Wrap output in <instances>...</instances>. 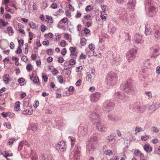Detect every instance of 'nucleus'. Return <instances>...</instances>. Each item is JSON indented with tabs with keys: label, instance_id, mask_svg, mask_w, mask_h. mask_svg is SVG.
<instances>
[{
	"label": "nucleus",
	"instance_id": "31",
	"mask_svg": "<svg viewBox=\"0 0 160 160\" xmlns=\"http://www.w3.org/2000/svg\"><path fill=\"white\" fill-rule=\"evenodd\" d=\"M81 44L82 46H84L86 44V40L85 38H83L81 39Z\"/></svg>",
	"mask_w": 160,
	"mask_h": 160
},
{
	"label": "nucleus",
	"instance_id": "23",
	"mask_svg": "<svg viewBox=\"0 0 160 160\" xmlns=\"http://www.w3.org/2000/svg\"><path fill=\"white\" fill-rule=\"evenodd\" d=\"M9 75L8 74H5L4 75L3 78V80L4 82H8L9 81Z\"/></svg>",
	"mask_w": 160,
	"mask_h": 160
},
{
	"label": "nucleus",
	"instance_id": "5",
	"mask_svg": "<svg viewBox=\"0 0 160 160\" xmlns=\"http://www.w3.org/2000/svg\"><path fill=\"white\" fill-rule=\"evenodd\" d=\"M114 104L112 101H106L104 103L102 107L103 110L108 112L114 107Z\"/></svg>",
	"mask_w": 160,
	"mask_h": 160
},
{
	"label": "nucleus",
	"instance_id": "47",
	"mask_svg": "<svg viewBox=\"0 0 160 160\" xmlns=\"http://www.w3.org/2000/svg\"><path fill=\"white\" fill-rule=\"evenodd\" d=\"M19 46L18 47H20L21 48L23 44V41L22 39L19 40L18 41Z\"/></svg>",
	"mask_w": 160,
	"mask_h": 160
},
{
	"label": "nucleus",
	"instance_id": "1",
	"mask_svg": "<svg viewBox=\"0 0 160 160\" xmlns=\"http://www.w3.org/2000/svg\"><path fill=\"white\" fill-rule=\"evenodd\" d=\"M156 3L152 0H146L145 4V9L147 14L149 16L152 17L155 15L156 12Z\"/></svg>",
	"mask_w": 160,
	"mask_h": 160
},
{
	"label": "nucleus",
	"instance_id": "59",
	"mask_svg": "<svg viewBox=\"0 0 160 160\" xmlns=\"http://www.w3.org/2000/svg\"><path fill=\"white\" fill-rule=\"evenodd\" d=\"M82 81L80 79H79L77 81L76 83V85L77 86H79L81 84Z\"/></svg>",
	"mask_w": 160,
	"mask_h": 160
},
{
	"label": "nucleus",
	"instance_id": "56",
	"mask_svg": "<svg viewBox=\"0 0 160 160\" xmlns=\"http://www.w3.org/2000/svg\"><path fill=\"white\" fill-rule=\"evenodd\" d=\"M67 52V50L65 48H63L62 50V51L61 52V54L62 55L64 56L65 55Z\"/></svg>",
	"mask_w": 160,
	"mask_h": 160
},
{
	"label": "nucleus",
	"instance_id": "38",
	"mask_svg": "<svg viewBox=\"0 0 160 160\" xmlns=\"http://www.w3.org/2000/svg\"><path fill=\"white\" fill-rule=\"evenodd\" d=\"M145 93L147 96H148V99L152 98V93L151 92H145Z\"/></svg>",
	"mask_w": 160,
	"mask_h": 160
},
{
	"label": "nucleus",
	"instance_id": "27",
	"mask_svg": "<svg viewBox=\"0 0 160 160\" xmlns=\"http://www.w3.org/2000/svg\"><path fill=\"white\" fill-rule=\"evenodd\" d=\"M29 100L28 99H25L23 102V106L27 107L29 105Z\"/></svg>",
	"mask_w": 160,
	"mask_h": 160
},
{
	"label": "nucleus",
	"instance_id": "63",
	"mask_svg": "<svg viewBox=\"0 0 160 160\" xmlns=\"http://www.w3.org/2000/svg\"><path fill=\"white\" fill-rule=\"evenodd\" d=\"M64 60L63 58L61 57H59L58 59V62L60 63H62L63 62Z\"/></svg>",
	"mask_w": 160,
	"mask_h": 160
},
{
	"label": "nucleus",
	"instance_id": "17",
	"mask_svg": "<svg viewBox=\"0 0 160 160\" xmlns=\"http://www.w3.org/2000/svg\"><path fill=\"white\" fill-rule=\"evenodd\" d=\"M30 79L32 80L33 82L35 83H37L38 85H40V83L39 82V80L38 77L37 76L34 77L30 76Z\"/></svg>",
	"mask_w": 160,
	"mask_h": 160
},
{
	"label": "nucleus",
	"instance_id": "58",
	"mask_svg": "<svg viewBox=\"0 0 160 160\" xmlns=\"http://www.w3.org/2000/svg\"><path fill=\"white\" fill-rule=\"evenodd\" d=\"M68 19L67 18H64L61 20V22L64 23H66L68 21Z\"/></svg>",
	"mask_w": 160,
	"mask_h": 160
},
{
	"label": "nucleus",
	"instance_id": "9",
	"mask_svg": "<svg viewBox=\"0 0 160 160\" xmlns=\"http://www.w3.org/2000/svg\"><path fill=\"white\" fill-rule=\"evenodd\" d=\"M97 125L96 126L97 129L99 131L101 132H105L107 131V128L105 126L100 122H98L97 123H95Z\"/></svg>",
	"mask_w": 160,
	"mask_h": 160
},
{
	"label": "nucleus",
	"instance_id": "53",
	"mask_svg": "<svg viewBox=\"0 0 160 160\" xmlns=\"http://www.w3.org/2000/svg\"><path fill=\"white\" fill-rule=\"evenodd\" d=\"M66 44V42L65 40H62L60 42V44L62 47H64Z\"/></svg>",
	"mask_w": 160,
	"mask_h": 160
},
{
	"label": "nucleus",
	"instance_id": "13",
	"mask_svg": "<svg viewBox=\"0 0 160 160\" xmlns=\"http://www.w3.org/2000/svg\"><path fill=\"white\" fill-rule=\"evenodd\" d=\"M136 0H130L127 3L128 7L130 9H133L135 6Z\"/></svg>",
	"mask_w": 160,
	"mask_h": 160
},
{
	"label": "nucleus",
	"instance_id": "62",
	"mask_svg": "<svg viewBox=\"0 0 160 160\" xmlns=\"http://www.w3.org/2000/svg\"><path fill=\"white\" fill-rule=\"evenodd\" d=\"M29 37L30 40H32L33 38V34L31 32H29Z\"/></svg>",
	"mask_w": 160,
	"mask_h": 160
},
{
	"label": "nucleus",
	"instance_id": "8",
	"mask_svg": "<svg viewBox=\"0 0 160 160\" xmlns=\"http://www.w3.org/2000/svg\"><path fill=\"white\" fill-rule=\"evenodd\" d=\"M90 117L92 122L94 123H97L99 121V115L95 112L92 113Z\"/></svg>",
	"mask_w": 160,
	"mask_h": 160
},
{
	"label": "nucleus",
	"instance_id": "2",
	"mask_svg": "<svg viewBox=\"0 0 160 160\" xmlns=\"http://www.w3.org/2000/svg\"><path fill=\"white\" fill-rule=\"evenodd\" d=\"M133 82L125 81L121 84L120 89L129 94H132L134 92Z\"/></svg>",
	"mask_w": 160,
	"mask_h": 160
},
{
	"label": "nucleus",
	"instance_id": "22",
	"mask_svg": "<svg viewBox=\"0 0 160 160\" xmlns=\"http://www.w3.org/2000/svg\"><path fill=\"white\" fill-rule=\"evenodd\" d=\"M145 33L146 35H149L151 33V30L150 28L147 27L145 26Z\"/></svg>",
	"mask_w": 160,
	"mask_h": 160
},
{
	"label": "nucleus",
	"instance_id": "36",
	"mask_svg": "<svg viewBox=\"0 0 160 160\" xmlns=\"http://www.w3.org/2000/svg\"><path fill=\"white\" fill-rule=\"evenodd\" d=\"M88 47L92 51H93L95 48V45L92 44H90L88 46Z\"/></svg>",
	"mask_w": 160,
	"mask_h": 160
},
{
	"label": "nucleus",
	"instance_id": "29",
	"mask_svg": "<svg viewBox=\"0 0 160 160\" xmlns=\"http://www.w3.org/2000/svg\"><path fill=\"white\" fill-rule=\"evenodd\" d=\"M29 25L30 27L32 29H35L36 27V23L32 22L29 23Z\"/></svg>",
	"mask_w": 160,
	"mask_h": 160
},
{
	"label": "nucleus",
	"instance_id": "57",
	"mask_svg": "<svg viewBox=\"0 0 160 160\" xmlns=\"http://www.w3.org/2000/svg\"><path fill=\"white\" fill-rule=\"evenodd\" d=\"M86 10L87 12H88L89 11H90L91 10H92V8H91V5H88V6L86 8Z\"/></svg>",
	"mask_w": 160,
	"mask_h": 160
},
{
	"label": "nucleus",
	"instance_id": "30",
	"mask_svg": "<svg viewBox=\"0 0 160 160\" xmlns=\"http://www.w3.org/2000/svg\"><path fill=\"white\" fill-rule=\"evenodd\" d=\"M153 53L157 54L159 51V49L155 48L154 47H152L150 48Z\"/></svg>",
	"mask_w": 160,
	"mask_h": 160
},
{
	"label": "nucleus",
	"instance_id": "64",
	"mask_svg": "<svg viewBox=\"0 0 160 160\" xmlns=\"http://www.w3.org/2000/svg\"><path fill=\"white\" fill-rule=\"evenodd\" d=\"M84 33L86 34H88L90 32V30L87 28H85L84 30Z\"/></svg>",
	"mask_w": 160,
	"mask_h": 160
},
{
	"label": "nucleus",
	"instance_id": "25",
	"mask_svg": "<svg viewBox=\"0 0 160 160\" xmlns=\"http://www.w3.org/2000/svg\"><path fill=\"white\" fill-rule=\"evenodd\" d=\"M48 23H52L53 22V20L52 17L49 16H47L45 20Z\"/></svg>",
	"mask_w": 160,
	"mask_h": 160
},
{
	"label": "nucleus",
	"instance_id": "14",
	"mask_svg": "<svg viewBox=\"0 0 160 160\" xmlns=\"http://www.w3.org/2000/svg\"><path fill=\"white\" fill-rule=\"evenodd\" d=\"M108 118L114 122H117L119 120L118 116L112 114H109L108 115Z\"/></svg>",
	"mask_w": 160,
	"mask_h": 160
},
{
	"label": "nucleus",
	"instance_id": "6",
	"mask_svg": "<svg viewBox=\"0 0 160 160\" xmlns=\"http://www.w3.org/2000/svg\"><path fill=\"white\" fill-rule=\"evenodd\" d=\"M132 40L134 43L137 44H142L144 42V41L142 40V35L138 33H136L134 34Z\"/></svg>",
	"mask_w": 160,
	"mask_h": 160
},
{
	"label": "nucleus",
	"instance_id": "48",
	"mask_svg": "<svg viewBox=\"0 0 160 160\" xmlns=\"http://www.w3.org/2000/svg\"><path fill=\"white\" fill-rule=\"evenodd\" d=\"M22 52V50L21 49V48L20 47H18V49L16 51V53L18 54L19 53H21Z\"/></svg>",
	"mask_w": 160,
	"mask_h": 160
},
{
	"label": "nucleus",
	"instance_id": "11",
	"mask_svg": "<svg viewBox=\"0 0 160 160\" xmlns=\"http://www.w3.org/2000/svg\"><path fill=\"white\" fill-rule=\"evenodd\" d=\"M56 148L57 149H65V142L64 141H62L56 145Z\"/></svg>",
	"mask_w": 160,
	"mask_h": 160
},
{
	"label": "nucleus",
	"instance_id": "52",
	"mask_svg": "<svg viewBox=\"0 0 160 160\" xmlns=\"http://www.w3.org/2000/svg\"><path fill=\"white\" fill-rule=\"evenodd\" d=\"M47 54L49 55H51L53 53L52 51V50L51 49H48L47 50Z\"/></svg>",
	"mask_w": 160,
	"mask_h": 160
},
{
	"label": "nucleus",
	"instance_id": "51",
	"mask_svg": "<svg viewBox=\"0 0 160 160\" xmlns=\"http://www.w3.org/2000/svg\"><path fill=\"white\" fill-rule=\"evenodd\" d=\"M150 148L151 147L147 145H145L144 147V150L147 152H148V151Z\"/></svg>",
	"mask_w": 160,
	"mask_h": 160
},
{
	"label": "nucleus",
	"instance_id": "15",
	"mask_svg": "<svg viewBox=\"0 0 160 160\" xmlns=\"http://www.w3.org/2000/svg\"><path fill=\"white\" fill-rule=\"evenodd\" d=\"M108 31L110 33L113 34L115 32L116 28L113 25L110 24L108 25Z\"/></svg>",
	"mask_w": 160,
	"mask_h": 160
},
{
	"label": "nucleus",
	"instance_id": "21",
	"mask_svg": "<svg viewBox=\"0 0 160 160\" xmlns=\"http://www.w3.org/2000/svg\"><path fill=\"white\" fill-rule=\"evenodd\" d=\"M137 108L138 111L142 113L144 112L146 109V107L145 106L138 107Z\"/></svg>",
	"mask_w": 160,
	"mask_h": 160
},
{
	"label": "nucleus",
	"instance_id": "26",
	"mask_svg": "<svg viewBox=\"0 0 160 160\" xmlns=\"http://www.w3.org/2000/svg\"><path fill=\"white\" fill-rule=\"evenodd\" d=\"M134 154L137 156L141 157L143 155L142 154L141 152V151L138 150H136L135 151Z\"/></svg>",
	"mask_w": 160,
	"mask_h": 160
},
{
	"label": "nucleus",
	"instance_id": "42",
	"mask_svg": "<svg viewBox=\"0 0 160 160\" xmlns=\"http://www.w3.org/2000/svg\"><path fill=\"white\" fill-rule=\"evenodd\" d=\"M143 129L142 128L139 127H137L135 129V131L138 132H139L141 131H142Z\"/></svg>",
	"mask_w": 160,
	"mask_h": 160
},
{
	"label": "nucleus",
	"instance_id": "41",
	"mask_svg": "<svg viewBox=\"0 0 160 160\" xmlns=\"http://www.w3.org/2000/svg\"><path fill=\"white\" fill-rule=\"evenodd\" d=\"M148 138L149 137L148 136H143L141 137V139L143 141H145L146 140H147Z\"/></svg>",
	"mask_w": 160,
	"mask_h": 160
},
{
	"label": "nucleus",
	"instance_id": "40",
	"mask_svg": "<svg viewBox=\"0 0 160 160\" xmlns=\"http://www.w3.org/2000/svg\"><path fill=\"white\" fill-rule=\"evenodd\" d=\"M15 140L14 138H9L8 139V143L9 145H12Z\"/></svg>",
	"mask_w": 160,
	"mask_h": 160
},
{
	"label": "nucleus",
	"instance_id": "34",
	"mask_svg": "<svg viewBox=\"0 0 160 160\" xmlns=\"http://www.w3.org/2000/svg\"><path fill=\"white\" fill-rule=\"evenodd\" d=\"M7 31L9 33H13V30L12 28L11 27H9L7 28Z\"/></svg>",
	"mask_w": 160,
	"mask_h": 160
},
{
	"label": "nucleus",
	"instance_id": "44",
	"mask_svg": "<svg viewBox=\"0 0 160 160\" xmlns=\"http://www.w3.org/2000/svg\"><path fill=\"white\" fill-rule=\"evenodd\" d=\"M107 8V7L105 5H101V8L102 10V11L101 12H103V13H104L106 11V9Z\"/></svg>",
	"mask_w": 160,
	"mask_h": 160
},
{
	"label": "nucleus",
	"instance_id": "46",
	"mask_svg": "<svg viewBox=\"0 0 160 160\" xmlns=\"http://www.w3.org/2000/svg\"><path fill=\"white\" fill-rule=\"evenodd\" d=\"M3 125L4 126H6L8 129H10L11 127V124L9 122L4 123Z\"/></svg>",
	"mask_w": 160,
	"mask_h": 160
},
{
	"label": "nucleus",
	"instance_id": "60",
	"mask_svg": "<svg viewBox=\"0 0 160 160\" xmlns=\"http://www.w3.org/2000/svg\"><path fill=\"white\" fill-rule=\"evenodd\" d=\"M53 74L54 75H56L58 73V71L56 69H54L52 70Z\"/></svg>",
	"mask_w": 160,
	"mask_h": 160
},
{
	"label": "nucleus",
	"instance_id": "10",
	"mask_svg": "<svg viewBox=\"0 0 160 160\" xmlns=\"http://www.w3.org/2000/svg\"><path fill=\"white\" fill-rule=\"evenodd\" d=\"M152 32H153L154 35L156 38L158 39L160 37V28L158 26H155Z\"/></svg>",
	"mask_w": 160,
	"mask_h": 160
},
{
	"label": "nucleus",
	"instance_id": "4",
	"mask_svg": "<svg viewBox=\"0 0 160 160\" xmlns=\"http://www.w3.org/2000/svg\"><path fill=\"white\" fill-rule=\"evenodd\" d=\"M137 52V50L133 48H131L128 51L126 58L128 62H131L135 59L136 57Z\"/></svg>",
	"mask_w": 160,
	"mask_h": 160
},
{
	"label": "nucleus",
	"instance_id": "55",
	"mask_svg": "<svg viewBox=\"0 0 160 160\" xmlns=\"http://www.w3.org/2000/svg\"><path fill=\"white\" fill-rule=\"evenodd\" d=\"M25 79H24L23 78H19L18 80V81L19 83H22V82H24Z\"/></svg>",
	"mask_w": 160,
	"mask_h": 160
},
{
	"label": "nucleus",
	"instance_id": "12",
	"mask_svg": "<svg viewBox=\"0 0 160 160\" xmlns=\"http://www.w3.org/2000/svg\"><path fill=\"white\" fill-rule=\"evenodd\" d=\"M98 134L94 133L91 136L89 140V142L90 144H93V143H95L97 141L98 139Z\"/></svg>",
	"mask_w": 160,
	"mask_h": 160
},
{
	"label": "nucleus",
	"instance_id": "39",
	"mask_svg": "<svg viewBox=\"0 0 160 160\" xmlns=\"http://www.w3.org/2000/svg\"><path fill=\"white\" fill-rule=\"evenodd\" d=\"M42 78L45 82H47L48 80V77L46 75L42 74Z\"/></svg>",
	"mask_w": 160,
	"mask_h": 160
},
{
	"label": "nucleus",
	"instance_id": "61",
	"mask_svg": "<svg viewBox=\"0 0 160 160\" xmlns=\"http://www.w3.org/2000/svg\"><path fill=\"white\" fill-rule=\"evenodd\" d=\"M51 7L53 9H55L57 8V6L56 3H53L52 4Z\"/></svg>",
	"mask_w": 160,
	"mask_h": 160
},
{
	"label": "nucleus",
	"instance_id": "16",
	"mask_svg": "<svg viewBox=\"0 0 160 160\" xmlns=\"http://www.w3.org/2000/svg\"><path fill=\"white\" fill-rule=\"evenodd\" d=\"M88 131V127L86 126H84L82 128L80 133L82 136H84L87 134Z\"/></svg>",
	"mask_w": 160,
	"mask_h": 160
},
{
	"label": "nucleus",
	"instance_id": "54",
	"mask_svg": "<svg viewBox=\"0 0 160 160\" xmlns=\"http://www.w3.org/2000/svg\"><path fill=\"white\" fill-rule=\"evenodd\" d=\"M26 47L25 48V51L24 52V53L25 54H27L28 53V44H26ZM25 45H26V44H25Z\"/></svg>",
	"mask_w": 160,
	"mask_h": 160
},
{
	"label": "nucleus",
	"instance_id": "19",
	"mask_svg": "<svg viewBox=\"0 0 160 160\" xmlns=\"http://www.w3.org/2000/svg\"><path fill=\"white\" fill-rule=\"evenodd\" d=\"M113 58V60L115 63H118L120 61V56L119 54H117L116 56L114 55Z\"/></svg>",
	"mask_w": 160,
	"mask_h": 160
},
{
	"label": "nucleus",
	"instance_id": "33",
	"mask_svg": "<svg viewBox=\"0 0 160 160\" xmlns=\"http://www.w3.org/2000/svg\"><path fill=\"white\" fill-rule=\"evenodd\" d=\"M27 70L30 72L31 71L32 69V66L31 64H28L26 67Z\"/></svg>",
	"mask_w": 160,
	"mask_h": 160
},
{
	"label": "nucleus",
	"instance_id": "43",
	"mask_svg": "<svg viewBox=\"0 0 160 160\" xmlns=\"http://www.w3.org/2000/svg\"><path fill=\"white\" fill-rule=\"evenodd\" d=\"M41 31L42 32H44L47 29V27L44 25H42L41 27Z\"/></svg>",
	"mask_w": 160,
	"mask_h": 160
},
{
	"label": "nucleus",
	"instance_id": "35",
	"mask_svg": "<svg viewBox=\"0 0 160 160\" xmlns=\"http://www.w3.org/2000/svg\"><path fill=\"white\" fill-rule=\"evenodd\" d=\"M22 113L24 114L30 115L31 114V112H30L29 110L27 109L24 110L22 112Z\"/></svg>",
	"mask_w": 160,
	"mask_h": 160
},
{
	"label": "nucleus",
	"instance_id": "7",
	"mask_svg": "<svg viewBox=\"0 0 160 160\" xmlns=\"http://www.w3.org/2000/svg\"><path fill=\"white\" fill-rule=\"evenodd\" d=\"M101 95V94L99 92H96L92 94L91 95V101L93 102H97L100 98Z\"/></svg>",
	"mask_w": 160,
	"mask_h": 160
},
{
	"label": "nucleus",
	"instance_id": "32",
	"mask_svg": "<svg viewBox=\"0 0 160 160\" xmlns=\"http://www.w3.org/2000/svg\"><path fill=\"white\" fill-rule=\"evenodd\" d=\"M103 12H101L100 17L102 19L103 21H105L106 20V16H105V14Z\"/></svg>",
	"mask_w": 160,
	"mask_h": 160
},
{
	"label": "nucleus",
	"instance_id": "18",
	"mask_svg": "<svg viewBox=\"0 0 160 160\" xmlns=\"http://www.w3.org/2000/svg\"><path fill=\"white\" fill-rule=\"evenodd\" d=\"M38 128V126L37 124H33L30 125V127L29 128V130H31L33 132L36 131Z\"/></svg>",
	"mask_w": 160,
	"mask_h": 160
},
{
	"label": "nucleus",
	"instance_id": "28",
	"mask_svg": "<svg viewBox=\"0 0 160 160\" xmlns=\"http://www.w3.org/2000/svg\"><path fill=\"white\" fill-rule=\"evenodd\" d=\"M104 153L106 155L111 156L112 154V152L110 150H108L104 152Z\"/></svg>",
	"mask_w": 160,
	"mask_h": 160
},
{
	"label": "nucleus",
	"instance_id": "3",
	"mask_svg": "<svg viewBox=\"0 0 160 160\" xmlns=\"http://www.w3.org/2000/svg\"><path fill=\"white\" fill-rule=\"evenodd\" d=\"M117 76L116 73L113 72L109 73L106 78V83L109 86H113L115 83V81Z\"/></svg>",
	"mask_w": 160,
	"mask_h": 160
},
{
	"label": "nucleus",
	"instance_id": "45",
	"mask_svg": "<svg viewBox=\"0 0 160 160\" xmlns=\"http://www.w3.org/2000/svg\"><path fill=\"white\" fill-rule=\"evenodd\" d=\"M58 81L61 83H62L63 81V77L62 76L58 77L57 78Z\"/></svg>",
	"mask_w": 160,
	"mask_h": 160
},
{
	"label": "nucleus",
	"instance_id": "50",
	"mask_svg": "<svg viewBox=\"0 0 160 160\" xmlns=\"http://www.w3.org/2000/svg\"><path fill=\"white\" fill-rule=\"evenodd\" d=\"M39 105V102L38 101H35L33 104V107L35 108H37V107Z\"/></svg>",
	"mask_w": 160,
	"mask_h": 160
},
{
	"label": "nucleus",
	"instance_id": "20",
	"mask_svg": "<svg viewBox=\"0 0 160 160\" xmlns=\"http://www.w3.org/2000/svg\"><path fill=\"white\" fill-rule=\"evenodd\" d=\"M117 95L118 96V98L121 100H123L124 99L126 95L122 92H118L116 93Z\"/></svg>",
	"mask_w": 160,
	"mask_h": 160
},
{
	"label": "nucleus",
	"instance_id": "37",
	"mask_svg": "<svg viewBox=\"0 0 160 160\" xmlns=\"http://www.w3.org/2000/svg\"><path fill=\"white\" fill-rule=\"evenodd\" d=\"M76 61L73 59H71L69 61V64L71 65H73L75 64Z\"/></svg>",
	"mask_w": 160,
	"mask_h": 160
},
{
	"label": "nucleus",
	"instance_id": "49",
	"mask_svg": "<svg viewBox=\"0 0 160 160\" xmlns=\"http://www.w3.org/2000/svg\"><path fill=\"white\" fill-rule=\"evenodd\" d=\"M76 49V47H71L69 48V50H70V51L71 53H72V52L74 53L75 52Z\"/></svg>",
	"mask_w": 160,
	"mask_h": 160
},
{
	"label": "nucleus",
	"instance_id": "24",
	"mask_svg": "<svg viewBox=\"0 0 160 160\" xmlns=\"http://www.w3.org/2000/svg\"><path fill=\"white\" fill-rule=\"evenodd\" d=\"M20 102L18 101L16 102L15 104L14 109L16 111H18L20 109Z\"/></svg>",
	"mask_w": 160,
	"mask_h": 160
}]
</instances>
